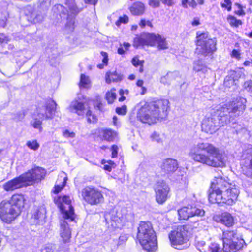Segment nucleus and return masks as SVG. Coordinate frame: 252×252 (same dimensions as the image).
Masks as SVG:
<instances>
[{
	"instance_id": "nucleus-1",
	"label": "nucleus",
	"mask_w": 252,
	"mask_h": 252,
	"mask_svg": "<svg viewBox=\"0 0 252 252\" xmlns=\"http://www.w3.org/2000/svg\"><path fill=\"white\" fill-rule=\"evenodd\" d=\"M188 155L195 162L214 167H224L227 160L224 152L207 142L194 145L190 149Z\"/></svg>"
},
{
	"instance_id": "nucleus-2",
	"label": "nucleus",
	"mask_w": 252,
	"mask_h": 252,
	"mask_svg": "<svg viewBox=\"0 0 252 252\" xmlns=\"http://www.w3.org/2000/svg\"><path fill=\"white\" fill-rule=\"evenodd\" d=\"M240 191L234 184L221 176L215 177L212 182L209 200L212 203L232 205L237 200Z\"/></svg>"
},
{
	"instance_id": "nucleus-3",
	"label": "nucleus",
	"mask_w": 252,
	"mask_h": 252,
	"mask_svg": "<svg viewBox=\"0 0 252 252\" xmlns=\"http://www.w3.org/2000/svg\"><path fill=\"white\" fill-rule=\"evenodd\" d=\"M168 108V100H158L142 106L137 111L136 117L141 122L150 125L155 123L157 120L166 117Z\"/></svg>"
},
{
	"instance_id": "nucleus-4",
	"label": "nucleus",
	"mask_w": 252,
	"mask_h": 252,
	"mask_svg": "<svg viewBox=\"0 0 252 252\" xmlns=\"http://www.w3.org/2000/svg\"><path fill=\"white\" fill-rule=\"evenodd\" d=\"M245 102V99L237 98L217 109V118L220 127L228 124L235 118L238 117L245 110V106L244 103Z\"/></svg>"
},
{
	"instance_id": "nucleus-5",
	"label": "nucleus",
	"mask_w": 252,
	"mask_h": 252,
	"mask_svg": "<svg viewBox=\"0 0 252 252\" xmlns=\"http://www.w3.org/2000/svg\"><path fill=\"white\" fill-rule=\"evenodd\" d=\"M137 237L144 250L153 252L157 249V237L150 222H141L140 223Z\"/></svg>"
},
{
	"instance_id": "nucleus-6",
	"label": "nucleus",
	"mask_w": 252,
	"mask_h": 252,
	"mask_svg": "<svg viewBox=\"0 0 252 252\" xmlns=\"http://www.w3.org/2000/svg\"><path fill=\"white\" fill-rule=\"evenodd\" d=\"M223 243L225 252H236L245 245L241 234L237 230L223 232Z\"/></svg>"
},
{
	"instance_id": "nucleus-7",
	"label": "nucleus",
	"mask_w": 252,
	"mask_h": 252,
	"mask_svg": "<svg viewBox=\"0 0 252 252\" xmlns=\"http://www.w3.org/2000/svg\"><path fill=\"white\" fill-rule=\"evenodd\" d=\"M187 227L179 226L169 234L171 246L175 249L182 250L188 248L190 243Z\"/></svg>"
},
{
	"instance_id": "nucleus-8",
	"label": "nucleus",
	"mask_w": 252,
	"mask_h": 252,
	"mask_svg": "<svg viewBox=\"0 0 252 252\" xmlns=\"http://www.w3.org/2000/svg\"><path fill=\"white\" fill-rule=\"evenodd\" d=\"M65 7L59 4L56 6V8L59 11H61L64 15L67 12V23L65 28L69 32H71L74 29L75 16L80 10L77 7L74 0H66L65 3Z\"/></svg>"
},
{
	"instance_id": "nucleus-9",
	"label": "nucleus",
	"mask_w": 252,
	"mask_h": 252,
	"mask_svg": "<svg viewBox=\"0 0 252 252\" xmlns=\"http://www.w3.org/2000/svg\"><path fill=\"white\" fill-rule=\"evenodd\" d=\"M216 40L208 38L207 32H197V51L203 55L212 53L216 49Z\"/></svg>"
},
{
	"instance_id": "nucleus-10",
	"label": "nucleus",
	"mask_w": 252,
	"mask_h": 252,
	"mask_svg": "<svg viewBox=\"0 0 252 252\" xmlns=\"http://www.w3.org/2000/svg\"><path fill=\"white\" fill-rule=\"evenodd\" d=\"M20 211L6 200L0 203V218L4 222L10 223L19 215Z\"/></svg>"
},
{
	"instance_id": "nucleus-11",
	"label": "nucleus",
	"mask_w": 252,
	"mask_h": 252,
	"mask_svg": "<svg viewBox=\"0 0 252 252\" xmlns=\"http://www.w3.org/2000/svg\"><path fill=\"white\" fill-rule=\"evenodd\" d=\"M126 210L124 208H118L112 210L110 213H106L105 219L108 224L110 223L112 228H119L125 221L126 218Z\"/></svg>"
},
{
	"instance_id": "nucleus-12",
	"label": "nucleus",
	"mask_w": 252,
	"mask_h": 252,
	"mask_svg": "<svg viewBox=\"0 0 252 252\" xmlns=\"http://www.w3.org/2000/svg\"><path fill=\"white\" fill-rule=\"evenodd\" d=\"M81 195L84 200L92 205H95L102 202L103 195L98 189L91 187L84 188Z\"/></svg>"
},
{
	"instance_id": "nucleus-13",
	"label": "nucleus",
	"mask_w": 252,
	"mask_h": 252,
	"mask_svg": "<svg viewBox=\"0 0 252 252\" xmlns=\"http://www.w3.org/2000/svg\"><path fill=\"white\" fill-rule=\"evenodd\" d=\"M56 106L57 104L53 100L49 99L44 105L37 108L34 115L40 119H52L55 115Z\"/></svg>"
},
{
	"instance_id": "nucleus-14",
	"label": "nucleus",
	"mask_w": 252,
	"mask_h": 252,
	"mask_svg": "<svg viewBox=\"0 0 252 252\" xmlns=\"http://www.w3.org/2000/svg\"><path fill=\"white\" fill-rule=\"evenodd\" d=\"M60 206L63 218L68 219L69 221H73L76 217L73 207L71 205V200L69 196L64 195L59 197Z\"/></svg>"
},
{
	"instance_id": "nucleus-15",
	"label": "nucleus",
	"mask_w": 252,
	"mask_h": 252,
	"mask_svg": "<svg viewBox=\"0 0 252 252\" xmlns=\"http://www.w3.org/2000/svg\"><path fill=\"white\" fill-rule=\"evenodd\" d=\"M156 202L159 204H163L169 197L170 188L163 181H158L155 187Z\"/></svg>"
},
{
	"instance_id": "nucleus-16",
	"label": "nucleus",
	"mask_w": 252,
	"mask_h": 252,
	"mask_svg": "<svg viewBox=\"0 0 252 252\" xmlns=\"http://www.w3.org/2000/svg\"><path fill=\"white\" fill-rule=\"evenodd\" d=\"M216 115L206 116L202 121V129L204 132L213 134L216 132L220 127Z\"/></svg>"
},
{
	"instance_id": "nucleus-17",
	"label": "nucleus",
	"mask_w": 252,
	"mask_h": 252,
	"mask_svg": "<svg viewBox=\"0 0 252 252\" xmlns=\"http://www.w3.org/2000/svg\"><path fill=\"white\" fill-rule=\"evenodd\" d=\"M46 175L45 170L41 167H36L28 172L23 174V177L26 185H29L33 181H40L44 178Z\"/></svg>"
},
{
	"instance_id": "nucleus-18",
	"label": "nucleus",
	"mask_w": 252,
	"mask_h": 252,
	"mask_svg": "<svg viewBox=\"0 0 252 252\" xmlns=\"http://www.w3.org/2000/svg\"><path fill=\"white\" fill-rule=\"evenodd\" d=\"M178 212L180 220H187L194 216H202L205 214V211L203 209L197 208L190 205L181 208Z\"/></svg>"
},
{
	"instance_id": "nucleus-19",
	"label": "nucleus",
	"mask_w": 252,
	"mask_h": 252,
	"mask_svg": "<svg viewBox=\"0 0 252 252\" xmlns=\"http://www.w3.org/2000/svg\"><path fill=\"white\" fill-rule=\"evenodd\" d=\"M155 39H156V35L143 33L134 38L133 45L136 47L144 45L154 46H155Z\"/></svg>"
},
{
	"instance_id": "nucleus-20",
	"label": "nucleus",
	"mask_w": 252,
	"mask_h": 252,
	"mask_svg": "<svg viewBox=\"0 0 252 252\" xmlns=\"http://www.w3.org/2000/svg\"><path fill=\"white\" fill-rule=\"evenodd\" d=\"M26 9L29 11V13L27 14L29 20L31 22L37 23L43 20L45 12L42 7H38L36 9H33L32 7L28 6Z\"/></svg>"
},
{
	"instance_id": "nucleus-21",
	"label": "nucleus",
	"mask_w": 252,
	"mask_h": 252,
	"mask_svg": "<svg viewBox=\"0 0 252 252\" xmlns=\"http://www.w3.org/2000/svg\"><path fill=\"white\" fill-rule=\"evenodd\" d=\"M25 185H26V183L22 174L18 177L15 178L6 182L3 185L2 187L5 191H12L22 187Z\"/></svg>"
},
{
	"instance_id": "nucleus-22",
	"label": "nucleus",
	"mask_w": 252,
	"mask_h": 252,
	"mask_svg": "<svg viewBox=\"0 0 252 252\" xmlns=\"http://www.w3.org/2000/svg\"><path fill=\"white\" fill-rule=\"evenodd\" d=\"M70 221L68 219L63 218L60 220V236L64 244L69 242L71 236V230L68 224V222Z\"/></svg>"
},
{
	"instance_id": "nucleus-23",
	"label": "nucleus",
	"mask_w": 252,
	"mask_h": 252,
	"mask_svg": "<svg viewBox=\"0 0 252 252\" xmlns=\"http://www.w3.org/2000/svg\"><path fill=\"white\" fill-rule=\"evenodd\" d=\"M215 220L217 222L220 223L227 227H232L235 223L234 217L227 212L222 213L219 216H216Z\"/></svg>"
},
{
	"instance_id": "nucleus-24",
	"label": "nucleus",
	"mask_w": 252,
	"mask_h": 252,
	"mask_svg": "<svg viewBox=\"0 0 252 252\" xmlns=\"http://www.w3.org/2000/svg\"><path fill=\"white\" fill-rule=\"evenodd\" d=\"M178 166L177 160L172 158H167L162 161L160 167L163 172L169 173L175 171L178 167Z\"/></svg>"
},
{
	"instance_id": "nucleus-25",
	"label": "nucleus",
	"mask_w": 252,
	"mask_h": 252,
	"mask_svg": "<svg viewBox=\"0 0 252 252\" xmlns=\"http://www.w3.org/2000/svg\"><path fill=\"white\" fill-rule=\"evenodd\" d=\"M181 76L178 71L169 72L160 78V82L164 85L170 84L173 80H178Z\"/></svg>"
},
{
	"instance_id": "nucleus-26",
	"label": "nucleus",
	"mask_w": 252,
	"mask_h": 252,
	"mask_svg": "<svg viewBox=\"0 0 252 252\" xmlns=\"http://www.w3.org/2000/svg\"><path fill=\"white\" fill-rule=\"evenodd\" d=\"M46 211L44 207H40L36 210L33 215V218L36 220V223L42 224L45 221Z\"/></svg>"
},
{
	"instance_id": "nucleus-27",
	"label": "nucleus",
	"mask_w": 252,
	"mask_h": 252,
	"mask_svg": "<svg viewBox=\"0 0 252 252\" xmlns=\"http://www.w3.org/2000/svg\"><path fill=\"white\" fill-rule=\"evenodd\" d=\"M69 110L73 113H76L78 115H83L85 113V108L82 102L77 100L73 101L69 106Z\"/></svg>"
},
{
	"instance_id": "nucleus-28",
	"label": "nucleus",
	"mask_w": 252,
	"mask_h": 252,
	"mask_svg": "<svg viewBox=\"0 0 252 252\" xmlns=\"http://www.w3.org/2000/svg\"><path fill=\"white\" fill-rule=\"evenodd\" d=\"M12 205L16 208V209L20 210L21 207L24 206V196L20 194L13 195L9 201H7Z\"/></svg>"
},
{
	"instance_id": "nucleus-29",
	"label": "nucleus",
	"mask_w": 252,
	"mask_h": 252,
	"mask_svg": "<svg viewBox=\"0 0 252 252\" xmlns=\"http://www.w3.org/2000/svg\"><path fill=\"white\" fill-rule=\"evenodd\" d=\"M130 11L133 15H140L144 13L145 7L142 3L137 2L130 7Z\"/></svg>"
},
{
	"instance_id": "nucleus-30",
	"label": "nucleus",
	"mask_w": 252,
	"mask_h": 252,
	"mask_svg": "<svg viewBox=\"0 0 252 252\" xmlns=\"http://www.w3.org/2000/svg\"><path fill=\"white\" fill-rule=\"evenodd\" d=\"M106 82L107 83H110L111 82H118L122 80V76L118 74L116 71L108 72L106 74Z\"/></svg>"
},
{
	"instance_id": "nucleus-31",
	"label": "nucleus",
	"mask_w": 252,
	"mask_h": 252,
	"mask_svg": "<svg viewBox=\"0 0 252 252\" xmlns=\"http://www.w3.org/2000/svg\"><path fill=\"white\" fill-rule=\"evenodd\" d=\"M91 85V82L89 76L84 74L80 75L79 87L81 88H89Z\"/></svg>"
},
{
	"instance_id": "nucleus-32",
	"label": "nucleus",
	"mask_w": 252,
	"mask_h": 252,
	"mask_svg": "<svg viewBox=\"0 0 252 252\" xmlns=\"http://www.w3.org/2000/svg\"><path fill=\"white\" fill-rule=\"evenodd\" d=\"M155 46L157 45L158 48L160 50L165 49L168 48L165 39L159 35H156V39H155Z\"/></svg>"
},
{
	"instance_id": "nucleus-33",
	"label": "nucleus",
	"mask_w": 252,
	"mask_h": 252,
	"mask_svg": "<svg viewBox=\"0 0 252 252\" xmlns=\"http://www.w3.org/2000/svg\"><path fill=\"white\" fill-rule=\"evenodd\" d=\"M43 120V119H39L37 116H35L34 114L33 115V120L31 122V125L33 128L37 129L40 132H41L42 130L41 125Z\"/></svg>"
},
{
	"instance_id": "nucleus-34",
	"label": "nucleus",
	"mask_w": 252,
	"mask_h": 252,
	"mask_svg": "<svg viewBox=\"0 0 252 252\" xmlns=\"http://www.w3.org/2000/svg\"><path fill=\"white\" fill-rule=\"evenodd\" d=\"M102 132L104 139L112 141L116 136V133L111 129L102 130Z\"/></svg>"
},
{
	"instance_id": "nucleus-35",
	"label": "nucleus",
	"mask_w": 252,
	"mask_h": 252,
	"mask_svg": "<svg viewBox=\"0 0 252 252\" xmlns=\"http://www.w3.org/2000/svg\"><path fill=\"white\" fill-rule=\"evenodd\" d=\"M8 13L6 10L0 12V26L5 27L8 18Z\"/></svg>"
},
{
	"instance_id": "nucleus-36",
	"label": "nucleus",
	"mask_w": 252,
	"mask_h": 252,
	"mask_svg": "<svg viewBox=\"0 0 252 252\" xmlns=\"http://www.w3.org/2000/svg\"><path fill=\"white\" fill-rule=\"evenodd\" d=\"M115 89H112L110 91L108 92L106 94V99L108 103H112L116 97V94L115 92Z\"/></svg>"
},
{
	"instance_id": "nucleus-37",
	"label": "nucleus",
	"mask_w": 252,
	"mask_h": 252,
	"mask_svg": "<svg viewBox=\"0 0 252 252\" xmlns=\"http://www.w3.org/2000/svg\"><path fill=\"white\" fill-rule=\"evenodd\" d=\"M205 68V65L201 60H197L193 63V70L195 71H200Z\"/></svg>"
},
{
	"instance_id": "nucleus-38",
	"label": "nucleus",
	"mask_w": 252,
	"mask_h": 252,
	"mask_svg": "<svg viewBox=\"0 0 252 252\" xmlns=\"http://www.w3.org/2000/svg\"><path fill=\"white\" fill-rule=\"evenodd\" d=\"M227 20L229 23L232 26L238 27L242 24L240 20L236 19L233 16L229 15L227 18Z\"/></svg>"
},
{
	"instance_id": "nucleus-39",
	"label": "nucleus",
	"mask_w": 252,
	"mask_h": 252,
	"mask_svg": "<svg viewBox=\"0 0 252 252\" xmlns=\"http://www.w3.org/2000/svg\"><path fill=\"white\" fill-rule=\"evenodd\" d=\"M151 138L153 141L160 143L163 142L164 136L157 132H154L151 135Z\"/></svg>"
},
{
	"instance_id": "nucleus-40",
	"label": "nucleus",
	"mask_w": 252,
	"mask_h": 252,
	"mask_svg": "<svg viewBox=\"0 0 252 252\" xmlns=\"http://www.w3.org/2000/svg\"><path fill=\"white\" fill-rule=\"evenodd\" d=\"M130 47V44L128 43L124 42L123 45H120V47L118 49V53L120 55H123L127 51Z\"/></svg>"
},
{
	"instance_id": "nucleus-41",
	"label": "nucleus",
	"mask_w": 252,
	"mask_h": 252,
	"mask_svg": "<svg viewBox=\"0 0 252 252\" xmlns=\"http://www.w3.org/2000/svg\"><path fill=\"white\" fill-rule=\"evenodd\" d=\"M182 5L185 8H187L188 5L192 7V8H195L197 5V3L194 0H182Z\"/></svg>"
},
{
	"instance_id": "nucleus-42",
	"label": "nucleus",
	"mask_w": 252,
	"mask_h": 252,
	"mask_svg": "<svg viewBox=\"0 0 252 252\" xmlns=\"http://www.w3.org/2000/svg\"><path fill=\"white\" fill-rule=\"evenodd\" d=\"M67 177H63V182H62V184L61 185L60 184H57L54 187V192L55 193H58L64 187L66 180H67Z\"/></svg>"
},
{
	"instance_id": "nucleus-43",
	"label": "nucleus",
	"mask_w": 252,
	"mask_h": 252,
	"mask_svg": "<svg viewBox=\"0 0 252 252\" xmlns=\"http://www.w3.org/2000/svg\"><path fill=\"white\" fill-rule=\"evenodd\" d=\"M221 251V247L216 243H212L209 247V251L210 252H220Z\"/></svg>"
},
{
	"instance_id": "nucleus-44",
	"label": "nucleus",
	"mask_w": 252,
	"mask_h": 252,
	"mask_svg": "<svg viewBox=\"0 0 252 252\" xmlns=\"http://www.w3.org/2000/svg\"><path fill=\"white\" fill-rule=\"evenodd\" d=\"M27 146L31 149L36 150L39 147V144L37 143L36 140L32 141H28L26 143Z\"/></svg>"
},
{
	"instance_id": "nucleus-45",
	"label": "nucleus",
	"mask_w": 252,
	"mask_h": 252,
	"mask_svg": "<svg viewBox=\"0 0 252 252\" xmlns=\"http://www.w3.org/2000/svg\"><path fill=\"white\" fill-rule=\"evenodd\" d=\"M87 120L90 123H94L96 121V116L92 113L90 110H88L86 113Z\"/></svg>"
},
{
	"instance_id": "nucleus-46",
	"label": "nucleus",
	"mask_w": 252,
	"mask_h": 252,
	"mask_svg": "<svg viewBox=\"0 0 252 252\" xmlns=\"http://www.w3.org/2000/svg\"><path fill=\"white\" fill-rule=\"evenodd\" d=\"M63 135L66 138H74L75 136V133L73 131H70L68 130H63Z\"/></svg>"
},
{
	"instance_id": "nucleus-47",
	"label": "nucleus",
	"mask_w": 252,
	"mask_h": 252,
	"mask_svg": "<svg viewBox=\"0 0 252 252\" xmlns=\"http://www.w3.org/2000/svg\"><path fill=\"white\" fill-rule=\"evenodd\" d=\"M116 112L119 115H124L127 112V108L126 105H123L121 107H117L116 109Z\"/></svg>"
},
{
	"instance_id": "nucleus-48",
	"label": "nucleus",
	"mask_w": 252,
	"mask_h": 252,
	"mask_svg": "<svg viewBox=\"0 0 252 252\" xmlns=\"http://www.w3.org/2000/svg\"><path fill=\"white\" fill-rule=\"evenodd\" d=\"M128 21V17L124 15L123 17H121L119 18V20L116 21V25L118 26H119L121 23H127Z\"/></svg>"
},
{
	"instance_id": "nucleus-49",
	"label": "nucleus",
	"mask_w": 252,
	"mask_h": 252,
	"mask_svg": "<svg viewBox=\"0 0 252 252\" xmlns=\"http://www.w3.org/2000/svg\"><path fill=\"white\" fill-rule=\"evenodd\" d=\"M132 63L135 66L138 65L142 66L144 63L143 61L139 60L138 57H134L132 60Z\"/></svg>"
},
{
	"instance_id": "nucleus-50",
	"label": "nucleus",
	"mask_w": 252,
	"mask_h": 252,
	"mask_svg": "<svg viewBox=\"0 0 252 252\" xmlns=\"http://www.w3.org/2000/svg\"><path fill=\"white\" fill-rule=\"evenodd\" d=\"M108 164L104 165V169L105 170H107L108 171H111L112 168H114L115 166V164L114 163L113 161L111 160H109L107 162Z\"/></svg>"
},
{
	"instance_id": "nucleus-51",
	"label": "nucleus",
	"mask_w": 252,
	"mask_h": 252,
	"mask_svg": "<svg viewBox=\"0 0 252 252\" xmlns=\"http://www.w3.org/2000/svg\"><path fill=\"white\" fill-rule=\"evenodd\" d=\"M159 0H150L149 4L153 8L158 7L160 5Z\"/></svg>"
},
{
	"instance_id": "nucleus-52",
	"label": "nucleus",
	"mask_w": 252,
	"mask_h": 252,
	"mask_svg": "<svg viewBox=\"0 0 252 252\" xmlns=\"http://www.w3.org/2000/svg\"><path fill=\"white\" fill-rule=\"evenodd\" d=\"M231 4L230 0H225L224 2L221 3V6L226 8L228 11H230L231 10Z\"/></svg>"
},
{
	"instance_id": "nucleus-53",
	"label": "nucleus",
	"mask_w": 252,
	"mask_h": 252,
	"mask_svg": "<svg viewBox=\"0 0 252 252\" xmlns=\"http://www.w3.org/2000/svg\"><path fill=\"white\" fill-rule=\"evenodd\" d=\"M40 1L41 6L40 7H42L43 8V7H45L47 8L50 5L51 0H40Z\"/></svg>"
},
{
	"instance_id": "nucleus-54",
	"label": "nucleus",
	"mask_w": 252,
	"mask_h": 252,
	"mask_svg": "<svg viewBox=\"0 0 252 252\" xmlns=\"http://www.w3.org/2000/svg\"><path fill=\"white\" fill-rule=\"evenodd\" d=\"M241 54L240 52L237 50H233L231 53V56L233 58H235L238 60H239L241 58L240 57Z\"/></svg>"
},
{
	"instance_id": "nucleus-55",
	"label": "nucleus",
	"mask_w": 252,
	"mask_h": 252,
	"mask_svg": "<svg viewBox=\"0 0 252 252\" xmlns=\"http://www.w3.org/2000/svg\"><path fill=\"white\" fill-rule=\"evenodd\" d=\"M112 158H114L117 156L118 147L116 145H113L111 147Z\"/></svg>"
},
{
	"instance_id": "nucleus-56",
	"label": "nucleus",
	"mask_w": 252,
	"mask_h": 252,
	"mask_svg": "<svg viewBox=\"0 0 252 252\" xmlns=\"http://www.w3.org/2000/svg\"><path fill=\"white\" fill-rule=\"evenodd\" d=\"M127 240V236L126 235H122L120 236L119 238L118 244L119 245H121L123 243L126 242Z\"/></svg>"
},
{
	"instance_id": "nucleus-57",
	"label": "nucleus",
	"mask_w": 252,
	"mask_h": 252,
	"mask_svg": "<svg viewBox=\"0 0 252 252\" xmlns=\"http://www.w3.org/2000/svg\"><path fill=\"white\" fill-rule=\"evenodd\" d=\"M9 40L8 37L4 34H0V43H7Z\"/></svg>"
},
{
	"instance_id": "nucleus-58",
	"label": "nucleus",
	"mask_w": 252,
	"mask_h": 252,
	"mask_svg": "<svg viewBox=\"0 0 252 252\" xmlns=\"http://www.w3.org/2000/svg\"><path fill=\"white\" fill-rule=\"evenodd\" d=\"M163 4L168 6H171L174 4V0H159Z\"/></svg>"
},
{
	"instance_id": "nucleus-59",
	"label": "nucleus",
	"mask_w": 252,
	"mask_h": 252,
	"mask_svg": "<svg viewBox=\"0 0 252 252\" xmlns=\"http://www.w3.org/2000/svg\"><path fill=\"white\" fill-rule=\"evenodd\" d=\"M101 55L103 57L102 59V62L104 63V64L106 65L107 64L108 62V56L106 53L102 52Z\"/></svg>"
},
{
	"instance_id": "nucleus-60",
	"label": "nucleus",
	"mask_w": 252,
	"mask_h": 252,
	"mask_svg": "<svg viewBox=\"0 0 252 252\" xmlns=\"http://www.w3.org/2000/svg\"><path fill=\"white\" fill-rule=\"evenodd\" d=\"M230 77L226 78L224 80V85L226 86H228L229 84H232L234 83V80L232 79H229Z\"/></svg>"
},
{
	"instance_id": "nucleus-61",
	"label": "nucleus",
	"mask_w": 252,
	"mask_h": 252,
	"mask_svg": "<svg viewBox=\"0 0 252 252\" xmlns=\"http://www.w3.org/2000/svg\"><path fill=\"white\" fill-rule=\"evenodd\" d=\"M85 3L92 5H95L97 3V0H84Z\"/></svg>"
},
{
	"instance_id": "nucleus-62",
	"label": "nucleus",
	"mask_w": 252,
	"mask_h": 252,
	"mask_svg": "<svg viewBox=\"0 0 252 252\" xmlns=\"http://www.w3.org/2000/svg\"><path fill=\"white\" fill-rule=\"evenodd\" d=\"M199 19L198 18H194L193 21L192 22V25L194 26H196L199 25Z\"/></svg>"
},
{
	"instance_id": "nucleus-63",
	"label": "nucleus",
	"mask_w": 252,
	"mask_h": 252,
	"mask_svg": "<svg viewBox=\"0 0 252 252\" xmlns=\"http://www.w3.org/2000/svg\"><path fill=\"white\" fill-rule=\"evenodd\" d=\"M113 124L116 126H117L119 124L118 122V118L116 116H114L113 118Z\"/></svg>"
},
{
	"instance_id": "nucleus-64",
	"label": "nucleus",
	"mask_w": 252,
	"mask_h": 252,
	"mask_svg": "<svg viewBox=\"0 0 252 252\" xmlns=\"http://www.w3.org/2000/svg\"><path fill=\"white\" fill-rule=\"evenodd\" d=\"M250 64H252V59L251 61H246L244 63V65L245 66L250 65Z\"/></svg>"
}]
</instances>
